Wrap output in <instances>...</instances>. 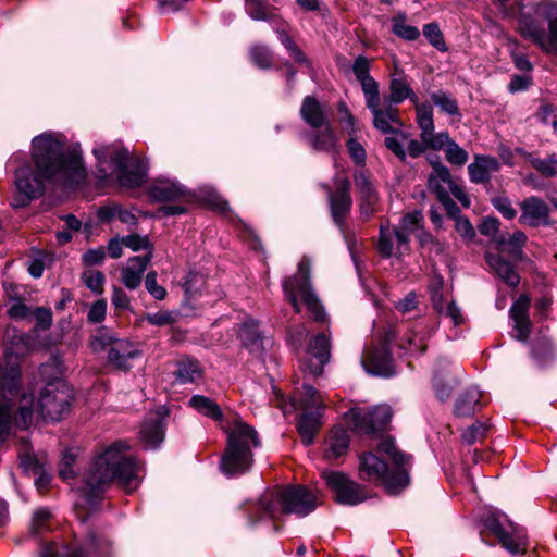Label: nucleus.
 Segmentation results:
<instances>
[{
	"label": "nucleus",
	"instance_id": "f257e3e1",
	"mask_svg": "<svg viewBox=\"0 0 557 557\" xmlns=\"http://www.w3.org/2000/svg\"><path fill=\"white\" fill-rule=\"evenodd\" d=\"M32 159L34 166L26 163L15 171L17 194L11 205L14 208L27 206L39 198L46 184L69 189L82 187L87 180V171L77 148H65L52 134H41L33 139Z\"/></svg>",
	"mask_w": 557,
	"mask_h": 557
},
{
	"label": "nucleus",
	"instance_id": "f03ea898",
	"mask_svg": "<svg viewBox=\"0 0 557 557\" xmlns=\"http://www.w3.org/2000/svg\"><path fill=\"white\" fill-rule=\"evenodd\" d=\"M389 420H354V431L370 440H380L379 450L388 456L394 469L372 451L359 455L358 474L361 480L380 484L389 494H397L410 483L411 455L400 450L395 440L387 435Z\"/></svg>",
	"mask_w": 557,
	"mask_h": 557
},
{
	"label": "nucleus",
	"instance_id": "7ed1b4c3",
	"mask_svg": "<svg viewBox=\"0 0 557 557\" xmlns=\"http://www.w3.org/2000/svg\"><path fill=\"white\" fill-rule=\"evenodd\" d=\"M140 481V462L131 454L129 443L119 440L94 457L78 491L86 503L94 506L113 483L126 493H132L139 486Z\"/></svg>",
	"mask_w": 557,
	"mask_h": 557
},
{
	"label": "nucleus",
	"instance_id": "20e7f679",
	"mask_svg": "<svg viewBox=\"0 0 557 557\" xmlns=\"http://www.w3.org/2000/svg\"><path fill=\"white\" fill-rule=\"evenodd\" d=\"M12 397L11 410L12 412L4 416L5 418H54L67 412L71 401L73 399L72 389L63 380H55L46 385L40 392V397L35 401L33 395L26 393L20 394Z\"/></svg>",
	"mask_w": 557,
	"mask_h": 557
},
{
	"label": "nucleus",
	"instance_id": "39448f33",
	"mask_svg": "<svg viewBox=\"0 0 557 557\" xmlns=\"http://www.w3.org/2000/svg\"><path fill=\"white\" fill-rule=\"evenodd\" d=\"M97 159V177L115 178L123 187L135 188L146 180V164L138 158H129L128 151L120 144L100 145L94 148Z\"/></svg>",
	"mask_w": 557,
	"mask_h": 557
},
{
	"label": "nucleus",
	"instance_id": "423d86ee",
	"mask_svg": "<svg viewBox=\"0 0 557 557\" xmlns=\"http://www.w3.org/2000/svg\"><path fill=\"white\" fill-rule=\"evenodd\" d=\"M220 421L221 429L227 434L226 448L220 468L228 476L243 474L252 466V448L261 445L258 432L242 420Z\"/></svg>",
	"mask_w": 557,
	"mask_h": 557
},
{
	"label": "nucleus",
	"instance_id": "0eeeda50",
	"mask_svg": "<svg viewBox=\"0 0 557 557\" xmlns=\"http://www.w3.org/2000/svg\"><path fill=\"white\" fill-rule=\"evenodd\" d=\"M34 349H36V344L32 334H14L9 342L5 351L8 366L0 364V418H5L4 416L12 412L10 404L12 397H8L7 393L10 396L17 395L21 372L17 363L13 361V357L17 361Z\"/></svg>",
	"mask_w": 557,
	"mask_h": 557
},
{
	"label": "nucleus",
	"instance_id": "6e6552de",
	"mask_svg": "<svg viewBox=\"0 0 557 557\" xmlns=\"http://www.w3.org/2000/svg\"><path fill=\"white\" fill-rule=\"evenodd\" d=\"M313 508V495L304 485L288 486L261 500L258 511L275 519L280 513L305 517Z\"/></svg>",
	"mask_w": 557,
	"mask_h": 557
},
{
	"label": "nucleus",
	"instance_id": "1a4fd4ad",
	"mask_svg": "<svg viewBox=\"0 0 557 557\" xmlns=\"http://www.w3.org/2000/svg\"><path fill=\"white\" fill-rule=\"evenodd\" d=\"M310 269V259L305 257L298 263L297 273L283 282L284 293L297 312L300 311L302 305L306 306L309 311L313 310Z\"/></svg>",
	"mask_w": 557,
	"mask_h": 557
},
{
	"label": "nucleus",
	"instance_id": "9d476101",
	"mask_svg": "<svg viewBox=\"0 0 557 557\" xmlns=\"http://www.w3.org/2000/svg\"><path fill=\"white\" fill-rule=\"evenodd\" d=\"M486 527L509 553L516 555L527 552L528 536L520 525L509 522L508 528H505L498 519H491Z\"/></svg>",
	"mask_w": 557,
	"mask_h": 557
},
{
	"label": "nucleus",
	"instance_id": "9b49d317",
	"mask_svg": "<svg viewBox=\"0 0 557 557\" xmlns=\"http://www.w3.org/2000/svg\"><path fill=\"white\" fill-rule=\"evenodd\" d=\"M322 478L327 486L334 491L337 502L345 505H357L364 500L362 490L345 473L337 471L323 472Z\"/></svg>",
	"mask_w": 557,
	"mask_h": 557
},
{
	"label": "nucleus",
	"instance_id": "f8f14e48",
	"mask_svg": "<svg viewBox=\"0 0 557 557\" xmlns=\"http://www.w3.org/2000/svg\"><path fill=\"white\" fill-rule=\"evenodd\" d=\"M108 344H111L108 351V359L117 369L127 370L129 368V361L140 355L136 346L127 339L108 337L95 338L91 342V346L95 350L104 349Z\"/></svg>",
	"mask_w": 557,
	"mask_h": 557
},
{
	"label": "nucleus",
	"instance_id": "ddd939ff",
	"mask_svg": "<svg viewBox=\"0 0 557 557\" xmlns=\"http://www.w3.org/2000/svg\"><path fill=\"white\" fill-rule=\"evenodd\" d=\"M519 29L524 38L531 39L545 52L557 54V17L549 22L548 34L541 25L529 17L520 20Z\"/></svg>",
	"mask_w": 557,
	"mask_h": 557
},
{
	"label": "nucleus",
	"instance_id": "4468645a",
	"mask_svg": "<svg viewBox=\"0 0 557 557\" xmlns=\"http://www.w3.org/2000/svg\"><path fill=\"white\" fill-rule=\"evenodd\" d=\"M417 123L420 128V139L432 150L443 149V145L447 143L448 133H434L433 110L429 103L417 102Z\"/></svg>",
	"mask_w": 557,
	"mask_h": 557
},
{
	"label": "nucleus",
	"instance_id": "2eb2a0df",
	"mask_svg": "<svg viewBox=\"0 0 557 557\" xmlns=\"http://www.w3.org/2000/svg\"><path fill=\"white\" fill-rule=\"evenodd\" d=\"M334 184L335 188L329 191V203L335 223L343 227L352 205L350 182L347 177H337Z\"/></svg>",
	"mask_w": 557,
	"mask_h": 557
},
{
	"label": "nucleus",
	"instance_id": "dca6fc26",
	"mask_svg": "<svg viewBox=\"0 0 557 557\" xmlns=\"http://www.w3.org/2000/svg\"><path fill=\"white\" fill-rule=\"evenodd\" d=\"M363 369L372 375L388 377L395 374L392 357L386 347H369L361 357Z\"/></svg>",
	"mask_w": 557,
	"mask_h": 557
},
{
	"label": "nucleus",
	"instance_id": "f3484780",
	"mask_svg": "<svg viewBox=\"0 0 557 557\" xmlns=\"http://www.w3.org/2000/svg\"><path fill=\"white\" fill-rule=\"evenodd\" d=\"M521 215L519 222L531 227L548 226L552 224L549 219L548 205L536 196H530L520 202Z\"/></svg>",
	"mask_w": 557,
	"mask_h": 557
},
{
	"label": "nucleus",
	"instance_id": "a211bd4d",
	"mask_svg": "<svg viewBox=\"0 0 557 557\" xmlns=\"http://www.w3.org/2000/svg\"><path fill=\"white\" fill-rule=\"evenodd\" d=\"M354 181L360 195V212L364 218H370L376 211L379 196L369 175L362 169L355 172Z\"/></svg>",
	"mask_w": 557,
	"mask_h": 557
},
{
	"label": "nucleus",
	"instance_id": "6ab92c4d",
	"mask_svg": "<svg viewBox=\"0 0 557 557\" xmlns=\"http://www.w3.org/2000/svg\"><path fill=\"white\" fill-rule=\"evenodd\" d=\"M149 196L159 202L178 201L189 196V190L177 181L159 177L149 188Z\"/></svg>",
	"mask_w": 557,
	"mask_h": 557
},
{
	"label": "nucleus",
	"instance_id": "aec40b11",
	"mask_svg": "<svg viewBox=\"0 0 557 557\" xmlns=\"http://www.w3.org/2000/svg\"><path fill=\"white\" fill-rule=\"evenodd\" d=\"M431 301L433 309L441 315L450 318L455 326L463 323V317L455 301H445L443 295V280L436 278L431 288Z\"/></svg>",
	"mask_w": 557,
	"mask_h": 557
},
{
	"label": "nucleus",
	"instance_id": "412c9836",
	"mask_svg": "<svg viewBox=\"0 0 557 557\" xmlns=\"http://www.w3.org/2000/svg\"><path fill=\"white\" fill-rule=\"evenodd\" d=\"M343 124L349 135V138L346 143L349 157L356 163V165L363 166L366 163L367 153L362 143L360 141V128L357 125L355 117L347 110L345 111V116L343 117Z\"/></svg>",
	"mask_w": 557,
	"mask_h": 557
},
{
	"label": "nucleus",
	"instance_id": "4be33fe9",
	"mask_svg": "<svg viewBox=\"0 0 557 557\" xmlns=\"http://www.w3.org/2000/svg\"><path fill=\"white\" fill-rule=\"evenodd\" d=\"M530 298L521 295L510 308V315L515 322L513 329L517 332L516 338L527 342L531 334L532 323L528 315Z\"/></svg>",
	"mask_w": 557,
	"mask_h": 557
},
{
	"label": "nucleus",
	"instance_id": "5701e85b",
	"mask_svg": "<svg viewBox=\"0 0 557 557\" xmlns=\"http://www.w3.org/2000/svg\"><path fill=\"white\" fill-rule=\"evenodd\" d=\"M371 60L364 55H358L352 63L351 70L356 79L360 83L364 99L380 95L379 85L370 75Z\"/></svg>",
	"mask_w": 557,
	"mask_h": 557
},
{
	"label": "nucleus",
	"instance_id": "b1692460",
	"mask_svg": "<svg viewBox=\"0 0 557 557\" xmlns=\"http://www.w3.org/2000/svg\"><path fill=\"white\" fill-rule=\"evenodd\" d=\"M337 146V139L330 126L327 114L315 102V149L332 151Z\"/></svg>",
	"mask_w": 557,
	"mask_h": 557
},
{
	"label": "nucleus",
	"instance_id": "393cba45",
	"mask_svg": "<svg viewBox=\"0 0 557 557\" xmlns=\"http://www.w3.org/2000/svg\"><path fill=\"white\" fill-rule=\"evenodd\" d=\"M366 104L373 115L374 126L381 132L389 133L393 131V124H399L397 110L391 103L384 109L379 107L380 95L374 96L373 99H367Z\"/></svg>",
	"mask_w": 557,
	"mask_h": 557
},
{
	"label": "nucleus",
	"instance_id": "a878e982",
	"mask_svg": "<svg viewBox=\"0 0 557 557\" xmlns=\"http://www.w3.org/2000/svg\"><path fill=\"white\" fill-rule=\"evenodd\" d=\"M152 258L151 252L145 256L133 257L127 260L126 265L122 269V282L128 289L137 288L143 278V274Z\"/></svg>",
	"mask_w": 557,
	"mask_h": 557
},
{
	"label": "nucleus",
	"instance_id": "bb28decb",
	"mask_svg": "<svg viewBox=\"0 0 557 557\" xmlns=\"http://www.w3.org/2000/svg\"><path fill=\"white\" fill-rule=\"evenodd\" d=\"M239 338L243 345L255 355H261L270 339H265L259 331L258 322L251 318L242 323Z\"/></svg>",
	"mask_w": 557,
	"mask_h": 557
},
{
	"label": "nucleus",
	"instance_id": "cd10ccee",
	"mask_svg": "<svg viewBox=\"0 0 557 557\" xmlns=\"http://www.w3.org/2000/svg\"><path fill=\"white\" fill-rule=\"evenodd\" d=\"M500 169V163L494 157L475 156L469 164L468 172L472 183L483 184L490 181L491 175Z\"/></svg>",
	"mask_w": 557,
	"mask_h": 557
},
{
	"label": "nucleus",
	"instance_id": "c85d7f7f",
	"mask_svg": "<svg viewBox=\"0 0 557 557\" xmlns=\"http://www.w3.org/2000/svg\"><path fill=\"white\" fill-rule=\"evenodd\" d=\"M433 171L429 176L428 187L437 199L441 198L443 191L445 196L449 195V190L455 182L451 178L449 170L440 161L432 163Z\"/></svg>",
	"mask_w": 557,
	"mask_h": 557
},
{
	"label": "nucleus",
	"instance_id": "c756f323",
	"mask_svg": "<svg viewBox=\"0 0 557 557\" xmlns=\"http://www.w3.org/2000/svg\"><path fill=\"white\" fill-rule=\"evenodd\" d=\"M485 260L491 270L508 286L516 287L520 282V276L513 265L506 261L500 255L487 252Z\"/></svg>",
	"mask_w": 557,
	"mask_h": 557
},
{
	"label": "nucleus",
	"instance_id": "7c9ffc66",
	"mask_svg": "<svg viewBox=\"0 0 557 557\" xmlns=\"http://www.w3.org/2000/svg\"><path fill=\"white\" fill-rule=\"evenodd\" d=\"M332 359V334L329 327L315 333V377L324 373V367Z\"/></svg>",
	"mask_w": 557,
	"mask_h": 557
},
{
	"label": "nucleus",
	"instance_id": "2f4dec72",
	"mask_svg": "<svg viewBox=\"0 0 557 557\" xmlns=\"http://www.w3.org/2000/svg\"><path fill=\"white\" fill-rule=\"evenodd\" d=\"M394 239L396 240L398 248H400L403 245H407L408 235L404 231H400L399 228H391L389 226L382 225L380 228V236L377 243V250L381 256L385 258L392 257L394 249Z\"/></svg>",
	"mask_w": 557,
	"mask_h": 557
},
{
	"label": "nucleus",
	"instance_id": "473e14b6",
	"mask_svg": "<svg viewBox=\"0 0 557 557\" xmlns=\"http://www.w3.org/2000/svg\"><path fill=\"white\" fill-rule=\"evenodd\" d=\"M481 392L475 387L468 388L457 400L455 413L460 418H469L482 407Z\"/></svg>",
	"mask_w": 557,
	"mask_h": 557
},
{
	"label": "nucleus",
	"instance_id": "72a5a7b5",
	"mask_svg": "<svg viewBox=\"0 0 557 557\" xmlns=\"http://www.w3.org/2000/svg\"><path fill=\"white\" fill-rule=\"evenodd\" d=\"M139 438L146 448H157L164 440L162 420H145L140 426Z\"/></svg>",
	"mask_w": 557,
	"mask_h": 557
},
{
	"label": "nucleus",
	"instance_id": "f704fd0d",
	"mask_svg": "<svg viewBox=\"0 0 557 557\" xmlns=\"http://www.w3.org/2000/svg\"><path fill=\"white\" fill-rule=\"evenodd\" d=\"M405 99H410V101L414 104H417L418 97L417 95L411 90L406 79L403 77V75L396 77H392L391 84H389V97L388 102L391 104L400 103Z\"/></svg>",
	"mask_w": 557,
	"mask_h": 557
},
{
	"label": "nucleus",
	"instance_id": "c9c22d12",
	"mask_svg": "<svg viewBox=\"0 0 557 557\" xmlns=\"http://www.w3.org/2000/svg\"><path fill=\"white\" fill-rule=\"evenodd\" d=\"M395 411L388 404H380L371 408L352 406L343 418H392Z\"/></svg>",
	"mask_w": 557,
	"mask_h": 557
},
{
	"label": "nucleus",
	"instance_id": "e433bc0d",
	"mask_svg": "<svg viewBox=\"0 0 557 557\" xmlns=\"http://www.w3.org/2000/svg\"><path fill=\"white\" fill-rule=\"evenodd\" d=\"M329 450L326 453L327 458H338L346 454L349 447V436L346 430L335 428L332 431V435L329 440Z\"/></svg>",
	"mask_w": 557,
	"mask_h": 557
},
{
	"label": "nucleus",
	"instance_id": "4c0bfd02",
	"mask_svg": "<svg viewBox=\"0 0 557 557\" xmlns=\"http://www.w3.org/2000/svg\"><path fill=\"white\" fill-rule=\"evenodd\" d=\"M189 406L193 407L199 414L207 418H222L224 416V412L220 406L206 396L194 395L189 399Z\"/></svg>",
	"mask_w": 557,
	"mask_h": 557
},
{
	"label": "nucleus",
	"instance_id": "58836bf2",
	"mask_svg": "<svg viewBox=\"0 0 557 557\" xmlns=\"http://www.w3.org/2000/svg\"><path fill=\"white\" fill-rule=\"evenodd\" d=\"M176 379L183 383H193L200 379L201 368L199 362L193 359H183L177 364Z\"/></svg>",
	"mask_w": 557,
	"mask_h": 557
},
{
	"label": "nucleus",
	"instance_id": "ea45409f",
	"mask_svg": "<svg viewBox=\"0 0 557 557\" xmlns=\"http://www.w3.org/2000/svg\"><path fill=\"white\" fill-rule=\"evenodd\" d=\"M275 406L281 409L283 416L296 413V418H309L307 405L298 404L294 398L286 399L278 392H275Z\"/></svg>",
	"mask_w": 557,
	"mask_h": 557
},
{
	"label": "nucleus",
	"instance_id": "a19ab883",
	"mask_svg": "<svg viewBox=\"0 0 557 557\" xmlns=\"http://www.w3.org/2000/svg\"><path fill=\"white\" fill-rule=\"evenodd\" d=\"M431 100L442 112L460 120L461 114L459 111V107L456 99L453 96H450L446 91L438 90L436 92L431 94Z\"/></svg>",
	"mask_w": 557,
	"mask_h": 557
},
{
	"label": "nucleus",
	"instance_id": "79ce46f5",
	"mask_svg": "<svg viewBox=\"0 0 557 557\" xmlns=\"http://www.w3.org/2000/svg\"><path fill=\"white\" fill-rule=\"evenodd\" d=\"M490 429L486 420H475L471 425L465 428L461 433V440L468 445H472L482 440Z\"/></svg>",
	"mask_w": 557,
	"mask_h": 557
},
{
	"label": "nucleus",
	"instance_id": "37998d69",
	"mask_svg": "<svg viewBox=\"0 0 557 557\" xmlns=\"http://www.w3.org/2000/svg\"><path fill=\"white\" fill-rule=\"evenodd\" d=\"M446 160L457 166H462L469 159L468 152L448 136L447 143L443 145Z\"/></svg>",
	"mask_w": 557,
	"mask_h": 557
},
{
	"label": "nucleus",
	"instance_id": "c03bdc74",
	"mask_svg": "<svg viewBox=\"0 0 557 557\" xmlns=\"http://www.w3.org/2000/svg\"><path fill=\"white\" fill-rule=\"evenodd\" d=\"M181 319V313L176 310L168 311L160 310L158 312L147 313L144 320L159 327L171 326L177 323Z\"/></svg>",
	"mask_w": 557,
	"mask_h": 557
},
{
	"label": "nucleus",
	"instance_id": "a18cd8bd",
	"mask_svg": "<svg viewBox=\"0 0 557 557\" xmlns=\"http://www.w3.org/2000/svg\"><path fill=\"white\" fill-rule=\"evenodd\" d=\"M392 30L396 36L405 40H416L420 36V32L416 26L406 23V16L404 14H399L393 18Z\"/></svg>",
	"mask_w": 557,
	"mask_h": 557
},
{
	"label": "nucleus",
	"instance_id": "49530a36",
	"mask_svg": "<svg viewBox=\"0 0 557 557\" xmlns=\"http://www.w3.org/2000/svg\"><path fill=\"white\" fill-rule=\"evenodd\" d=\"M77 456L78 454L74 448H67L63 451L59 466V475L63 481H70L74 479V465L76 462Z\"/></svg>",
	"mask_w": 557,
	"mask_h": 557
},
{
	"label": "nucleus",
	"instance_id": "de8ad7c7",
	"mask_svg": "<svg viewBox=\"0 0 557 557\" xmlns=\"http://www.w3.org/2000/svg\"><path fill=\"white\" fill-rule=\"evenodd\" d=\"M32 420H0V444L4 443L11 435L17 437V430H26L30 426Z\"/></svg>",
	"mask_w": 557,
	"mask_h": 557
},
{
	"label": "nucleus",
	"instance_id": "09e8293b",
	"mask_svg": "<svg viewBox=\"0 0 557 557\" xmlns=\"http://www.w3.org/2000/svg\"><path fill=\"white\" fill-rule=\"evenodd\" d=\"M246 11L253 20H271L275 16L264 0H246Z\"/></svg>",
	"mask_w": 557,
	"mask_h": 557
},
{
	"label": "nucleus",
	"instance_id": "8fccbe9b",
	"mask_svg": "<svg viewBox=\"0 0 557 557\" xmlns=\"http://www.w3.org/2000/svg\"><path fill=\"white\" fill-rule=\"evenodd\" d=\"M40 557H84L82 548L72 549L67 546H58L51 543L41 549Z\"/></svg>",
	"mask_w": 557,
	"mask_h": 557
},
{
	"label": "nucleus",
	"instance_id": "3c124183",
	"mask_svg": "<svg viewBox=\"0 0 557 557\" xmlns=\"http://www.w3.org/2000/svg\"><path fill=\"white\" fill-rule=\"evenodd\" d=\"M82 281L91 292L96 294H102L103 284H104V275L97 270H86L82 274Z\"/></svg>",
	"mask_w": 557,
	"mask_h": 557
},
{
	"label": "nucleus",
	"instance_id": "603ef678",
	"mask_svg": "<svg viewBox=\"0 0 557 557\" xmlns=\"http://www.w3.org/2000/svg\"><path fill=\"white\" fill-rule=\"evenodd\" d=\"M20 467L26 474L33 475L34 473H39L41 468H45L44 462H41L34 454L30 451H21L18 454Z\"/></svg>",
	"mask_w": 557,
	"mask_h": 557
},
{
	"label": "nucleus",
	"instance_id": "864d4df0",
	"mask_svg": "<svg viewBox=\"0 0 557 557\" xmlns=\"http://www.w3.org/2000/svg\"><path fill=\"white\" fill-rule=\"evenodd\" d=\"M531 164L543 176L554 177L557 175V159L554 156L546 159L534 158L531 160Z\"/></svg>",
	"mask_w": 557,
	"mask_h": 557
},
{
	"label": "nucleus",
	"instance_id": "5fc2aeb1",
	"mask_svg": "<svg viewBox=\"0 0 557 557\" xmlns=\"http://www.w3.org/2000/svg\"><path fill=\"white\" fill-rule=\"evenodd\" d=\"M423 34L429 42L440 51H446L447 47L437 24L430 23L423 27Z\"/></svg>",
	"mask_w": 557,
	"mask_h": 557
},
{
	"label": "nucleus",
	"instance_id": "6e6d98bb",
	"mask_svg": "<svg viewBox=\"0 0 557 557\" xmlns=\"http://www.w3.org/2000/svg\"><path fill=\"white\" fill-rule=\"evenodd\" d=\"M250 57L252 62L261 69H268L272 65V53L265 46H253L250 49Z\"/></svg>",
	"mask_w": 557,
	"mask_h": 557
},
{
	"label": "nucleus",
	"instance_id": "4d7b16f0",
	"mask_svg": "<svg viewBox=\"0 0 557 557\" xmlns=\"http://www.w3.org/2000/svg\"><path fill=\"white\" fill-rule=\"evenodd\" d=\"M276 33L278 35L280 41L289 52L290 57L299 63L306 62L304 53L293 41V39L288 36V34L284 29H277Z\"/></svg>",
	"mask_w": 557,
	"mask_h": 557
},
{
	"label": "nucleus",
	"instance_id": "13d9d810",
	"mask_svg": "<svg viewBox=\"0 0 557 557\" xmlns=\"http://www.w3.org/2000/svg\"><path fill=\"white\" fill-rule=\"evenodd\" d=\"M527 242V236L523 232H515L508 239L506 252L515 258H520L522 255V247Z\"/></svg>",
	"mask_w": 557,
	"mask_h": 557
},
{
	"label": "nucleus",
	"instance_id": "bf43d9fd",
	"mask_svg": "<svg viewBox=\"0 0 557 557\" xmlns=\"http://www.w3.org/2000/svg\"><path fill=\"white\" fill-rule=\"evenodd\" d=\"M492 205L507 220H512L517 215V211L508 197L497 196L492 199Z\"/></svg>",
	"mask_w": 557,
	"mask_h": 557
},
{
	"label": "nucleus",
	"instance_id": "052dcab7",
	"mask_svg": "<svg viewBox=\"0 0 557 557\" xmlns=\"http://www.w3.org/2000/svg\"><path fill=\"white\" fill-rule=\"evenodd\" d=\"M123 244L125 247L131 248L134 251L148 249V252H151V244L147 236L131 234L123 237Z\"/></svg>",
	"mask_w": 557,
	"mask_h": 557
},
{
	"label": "nucleus",
	"instance_id": "680f3d73",
	"mask_svg": "<svg viewBox=\"0 0 557 557\" xmlns=\"http://www.w3.org/2000/svg\"><path fill=\"white\" fill-rule=\"evenodd\" d=\"M145 286L148 293L156 299L162 300L166 296V290L164 287L160 286L157 283V273L154 271L149 272L146 275Z\"/></svg>",
	"mask_w": 557,
	"mask_h": 557
},
{
	"label": "nucleus",
	"instance_id": "e2e57ef3",
	"mask_svg": "<svg viewBox=\"0 0 557 557\" xmlns=\"http://www.w3.org/2000/svg\"><path fill=\"white\" fill-rule=\"evenodd\" d=\"M51 513L47 509H38L34 512L32 519V532L34 534H38L46 529H48V522L50 520Z\"/></svg>",
	"mask_w": 557,
	"mask_h": 557
},
{
	"label": "nucleus",
	"instance_id": "0e129e2a",
	"mask_svg": "<svg viewBox=\"0 0 557 557\" xmlns=\"http://www.w3.org/2000/svg\"><path fill=\"white\" fill-rule=\"evenodd\" d=\"M33 315L35 318V330H48L52 324V312L49 308L37 307Z\"/></svg>",
	"mask_w": 557,
	"mask_h": 557
},
{
	"label": "nucleus",
	"instance_id": "69168bd1",
	"mask_svg": "<svg viewBox=\"0 0 557 557\" xmlns=\"http://www.w3.org/2000/svg\"><path fill=\"white\" fill-rule=\"evenodd\" d=\"M455 230L466 242H471L475 236L472 224L469 219L463 215L457 216L455 220Z\"/></svg>",
	"mask_w": 557,
	"mask_h": 557
},
{
	"label": "nucleus",
	"instance_id": "338daca9",
	"mask_svg": "<svg viewBox=\"0 0 557 557\" xmlns=\"http://www.w3.org/2000/svg\"><path fill=\"white\" fill-rule=\"evenodd\" d=\"M423 221V215L421 211H413L411 213L406 214L401 220V228L407 235L410 232H414L418 230Z\"/></svg>",
	"mask_w": 557,
	"mask_h": 557
},
{
	"label": "nucleus",
	"instance_id": "774afa93",
	"mask_svg": "<svg viewBox=\"0 0 557 557\" xmlns=\"http://www.w3.org/2000/svg\"><path fill=\"white\" fill-rule=\"evenodd\" d=\"M86 545L88 546V548L90 550H92L95 553L106 554L108 552L110 542L107 539L91 532L87 536Z\"/></svg>",
	"mask_w": 557,
	"mask_h": 557
}]
</instances>
